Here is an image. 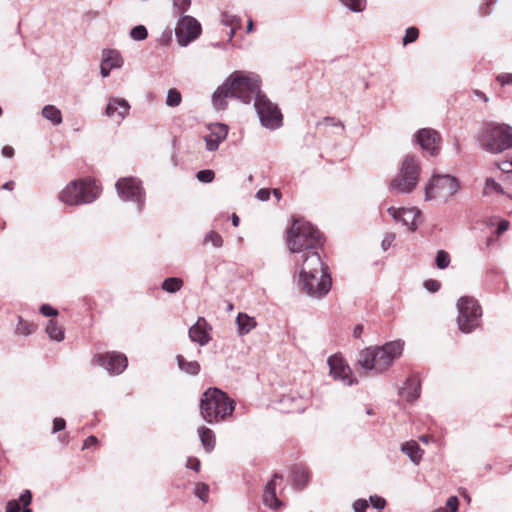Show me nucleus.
Segmentation results:
<instances>
[{
	"label": "nucleus",
	"instance_id": "1",
	"mask_svg": "<svg viewBox=\"0 0 512 512\" xmlns=\"http://www.w3.org/2000/svg\"><path fill=\"white\" fill-rule=\"evenodd\" d=\"M227 98H237L245 104L254 100L260 124L266 129L276 130L283 125L280 108L261 91V79L256 73L241 70L232 72L212 94L214 108L225 109Z\"/></svg>",
	"mask_w": 512,
	"mask_h": 512
},
{
	"label": "nucleus",
	"instance_id": "2",
	"mask_svg": "<svg viewBox=\"0 0 512 512\" xmlns=\"http://www.w3.org/2000/svg\"><path fill=\"white\" fill-rule=\"evenodd\" d=\"M294 281L297 287L310 297L322 298L329 293L332 286L330 269L324 264L318 251L305 256L302 268Z\"/></svg>",
	"mask_w": 512,
	"mask_h": 512
},
{
	"label": "nucleus",
	"instance_id": "3",
	"mask_svg": "<svg viewBox=\"0 0 512 512\" xmlns=\"http://www.w3.org/2000/svg\"><path fill=\"white\" fill-rule=\"evenodd\" d=\"M287 245L292 253H303V259L323 245L322 235L310 222L293 219L292 226L287 230Z\"/></svg>",
	"mask_w": 512,
	"mask_h": 512
},
{
	"label": "nucleus",
	"instance_id": "4",
	"mask_svg": "<svg viewBox=\"0 0 512 512\" xmlns=\"http://www.w3.org/2000/svg\"><path fill=\"white\" fill-rule=\"evenodd\" d=\"M200 415L209 424L222 422L235 409V402L217 387L208 388L200 399Z\"/></svg>",
	"mask_w": 512,
	"mask_h": 512
},
{
	"label": "nucleus",
	"instance_id": "5",
	"mask_svg": "<svg viewBox=\"0 0 512 512\" xmlns=\"http://www.w3.org/2000/svg\"><path fill=\"white\" fill-rule=\"evenodd\" d=\"M403 347L404 343L401 340H395L382 346L366 348L359 353L358 363L364 369L381 373L401 356Z\"/></svg>",
	"mask_w": 512,
	"mask_h": 512
},
{
	"label": "nucleus",
	"instance_id": "6",
	"mask_svg": "<svg viewBox=\"0 0 512 512\" xmlns=\"http://www.w3.org/2000/svg\"><path fill=\"white\" fill-rule=\"evenodd\" d=\"M479 147L491 154H498L512 148V127L495 122L484 123L477 135Z\"/></svg>",
	"mask_w": 512,
	"mask_h": 512
},
{
	"label": "nucleus",
	"instance_id": "7",
	"mask_svg": "<svg viewBox=\"0 0 512 512\" xmlns=\"http://www.w3.org/2000/svg\"><path fill=\"white\" fill-rule=\"evenodd\" d=\"M99 194L100 189L94 180L77 179L71 181L61 191L59 199L67 205L77 206L92 203L98 198Z\"/></svg>",
	"mask_w": 512,
	"mask_h": 512
},
{
	"label": "nucleus",
	"instance_id": "8",
	"mask_svg": "<svg viewBox=\"0 0 512 512\" xmlns=\"http://www.w3.org/2000/svg\"><path fill=\"white\" fill-rule=\"evenodd\" d=\"M420 172V160L413 155H406L402 161L398 176L390 183V188L401 194L412 192L418 184Z\"/></svg>",
	"mask_w": 512,
	"mask_h": 512
},
{
	"label": "nucleus",
	"instance_id": "9",
	"mask_svg": "<svg viewBox=\"0 0 512 512\" xmlns=\"http://www.w3.org/2000/svg\"><path fill=\"white\" fill-rule=\"evenodd\" d=\"M461 189L460 180L450 174L434 173L425 186V200L429 201L436 196L442 197L445 201L453 198Z\"/></svg>",
	"mask_w": 512,
	"mask_h": 512
},
{
	"label": "nucleus",
	"instance_id": "10",
	"mask_svg": "<svg viewBox=\"0 0 512 512\" xmlns=\"http://www.w3.org/2000/svg\"><path fill=\"white\" fill-rule=\"evenodd\" d=\"M457 309V324L461 332L469 334L479 327L482 309L475 298L462 296L457 302Z\"/></svg>",
	"mask_w": 512,
	"mask_h": 512
},
{
	"label": "nucleus",
	"instance_id": "11",
	"mask_svg": "<svg viewBox=\"0 0 512 512\" xmlns=\"http://www.w3.org/2000/svg\"><path fill=\"white\" fill-rule=\"evenodd\" d=\"M115 188L123 201L135 203L137 211H142L145 205V190L140 179L132 176L120 178L116 182Z\"/></svg>",
	"mask_w": 512,
	"mask_h": 512
},
{
	"label": "nucleus",
	"instance_id": "12",
	"mask_svg": "<svg viewBox=\"0 0 512 512\" xmlns=\"http://www.w3.org/2000/svg\"><path fill=\"white\" fill-rule=\"evenodd\" d=\"M201 32L200 22L189 15H181L175 27V36L181 47L188 46L201 35Z\"/></svg>",
	"mask_w": 512,
	"mask_h": 512
},
{
	"label": "nucleus",
	"instance_id": "13",
	"mask_svg": "<svg viewBox=\"0 0 512 512\" xmlns=\"http://www.w3.org/2000/svg\"><path fill=\"white\" fill-rule=\"evenodd\" d=\"M94 361L112 375L121 374L128 365L127 357L115 351L97 354Z\"/></svg>",
	"mask_w": 512,
	"mask_h": 512
},
{
	"label": "nucleus",
	"instance_id": "14",
	"mask_svg": "<svg viewBox=\"0 0 512 512\" xmlns=\"http://www.w3.org/2000/svg\"><path fill=\"white\" fill-rule=\"evenodd\" d=\"M414 140L423 151L432 156L438 154L441 136L436 130L432 128H421L414 134Z\"/></svg>",
	"mask_w": 512,
	"mask_h": 512
},
{
	"label": "nucleus",
	"instance_id": "15",
	"mask_svg": "<svg viewBox=\"0 0 512 512\" xmlns=\"http://www.w3.org/2000/svg\"><path fill=\"white\" fill-rule=\"evenodd\" d=\"M328 365L330 368V375L343 382L346 386H352L357 381L351 376L352 371L350 367L344 362V360L336 355L328 358Z\"/></svg>",
	"mask_w": 512,
	"mask_h": 512
},
{
	"label": "nucleus",
	"instance_id": "16",
	"mask_svg": "<svg viewBox=\"0 0 512 512\" xmlns=\"http://www.w3.org/2000/svg\"><path fill=\"white\" fill-rule=\"evenodd\" d=\"M387 212L395 221L401 222L409 230L415 231L417 229L416 218L420 213L418 209L389 207Z\"/></svg>",
	"mask_w": 512,
	"mask_h": 512
},
{
	"label": "nucleus",
	"instance_id": "17",
	"mask_svg": "<svg viewBox=\"0 0 512 512\" xmlns=\"http://www.w3.org/2000/svg\"><path fill=\"white\" fill-rule=\"evenodd\" d=\"M211 330L212 327L205 318L199 317L196 323L189 328V338L192 342L205 346L211 341Z\"/></svg>",
	"mask_w": 512,
	"mask_h": 512
},
{
	"label": "nucleus",
	"instance_id": "18",
	"mask_svg": "<svg viewBox=\"0 0 512 512\" xmlns=\"http://www.w3.org/2000/svg\"><path fill=\"white\" fill-rule=\"evenodd\" d=\"M293 488L297 491L304 490L311 480L310 470L302 463L294 464L291 469Z\"/></svg>",
	"mask_w": 512,
	"mask_h": 512
},
{
	"label": "nucleus",
	"instance_id": "19",
	"mask_svg": "<svg viewBox=\"0 0 512 512\" xmlns=\"http://www.w3.org/2000/svg\"><path fill=\"white\" fill-rule=\"evenodd\" d=\"M276 479H282V475L275 473L272 479L266 484L263 491V503L270 509L277 510L282 506V502L277 498L276 495Z\"/></svg>",
	"mask_w": 512,
	"mask_h": 512
},
{
	"label": "nucleus",
	"instance_id": "20",
	"mask_svg": "<svg viewBox=\"0 0 512 512\" xmlns=\"http://www.w3.org/2000/svg\"><path fill=\"white\" fill-rule=\"evenodd\" d=\"M130 105L124 98H110L105 110L108 117H117L122 121L128 115Z\"/></svg>",
	"mask_w": 512,
	"mask_h": 512
},
{
	"label": "nucleus",
	"instance_id": "21",
	"mask_svg": "<svg viewBox=\"0 0 512 512\" xmlns=\"http://www.w3.org/2000/svg\"><path fill=\"white\" fill-rule=\"evenodd\" d=\"M399 393L407 402L413 403L421 394L420 380L415 376L408 377Z\"/></svg>",
	"mask_w": 512,
	"mask_h": 512
},
{
	"label": "nucleus",
	"instance_id": "22",
	"mask_svg": "<svg viewBox=\"0 0 512 512\" xmlns=\"http://www.w3.org/2000/svg\"><path fill=\"white\" fill-rule=\"evenodd\" d=\"M401 451L405 453L414 464H419L423 451L415 441L406 442L401 445Z\"/></svg>",
	"mask_w": 512,
	"mask_h": 512
},
{
	"label": "nucleus",
	"instance_id": "23",
	"mask_svg": "<svg viewBox=\"0 0 512 512\" xmlns=\"http://www.w3.org/2000/svg\"><path fill=\"white\" fill-rule=\"evenodd\" d=\"M236 324L238 327L239 335L248 334L256 326V321L253 317L248 316L246 313H239L236 317Z\"/></svg>",
	"mask_w": 512,
	"mask_h": 512
},
{
	"label": "nucleus",
	"instance_id": "24",
	"mask_svg": "<svg viewBox=\"0 0 512 512\" xmlns=\"http://www.w3.org/2000/svg\"><path fill=\"white\" fill-rule=\"evenodd\" d=\"M178 367L188 375H197L200 372V364L197 361H187L182 355L176 357Z\"/></svg>",
	"mask_w": 512,
	"mask_h": 512
},
{
	"label": "nucleus",
	"instance_id": "25",
	"mask_svg": "<svg viewBox=\"0 0 512 512\" xmlns=\"http://www.w3.org/2000/svg\"><path fill=\"white\" fill-rule=\"evenodd\" d=\"M200 441L204 448L210 452L215 447V435L210 428L205 426L198 429Z\"/></svg>",
	"mask_w": 512,
	"mask_h": 512
},
{
	"label": "nucleus",
	"instance_id": "26",
	"mask_svg": "<svg viewBox=\"0 0 512 512\" xmlns=\"http://www.w3.org/2000/svg\"><path fill=\"white\" fill-rule=\"evenodd\" d=\"M42 116L50 121L53 125L57 126L62 123V113L54 105H46L42 109Z\"/></svg>",
	"mask_w": 512,
	"mask_h": 512
},
{
	"label": "nucleus",
	"instance_id": "27",
	"mask_svg": "<svg viewBox=\"0 0 512 512\" xmlns=\"http://www.w3.org/2000/svg\"><path fill=\"white\" fill-rule=\"evenodd\" d=\"M103 60L105 64H108L110 68H120L123 65V58L121 54L116 50H104Z\"/></svg>",
	"mask_w": 512,
	"mask_h": 512
},
{
	"label": "nucleus",
	"instance_id": "28",
	"mask_svg": "<svg viewBox=\"0 0 512 512\" xmlns=\"http://www.w3.org/2000/svg\"><path fill=\"white\" fill-rule=\"evenodd\" d=\"M45 331L51 340H55L57 342H61L62 340H64V337H65L64 330L54 320L48 321Z\"/></svg>",
	"mask_w": 512,
	"mask_h": 512
},
{
	"label": "nucleus",
	"instance_id": "29",
	"mask_svg": "<svg viewBox=\"0 0 512 512\" xmlns=\"http://www.w3.org/2000/svg\"><path fill=\"white\" fill-rule=\"evenodd\" d=\"M37 329V325L25 320L23 317H18V322L15 328V333L17 335L29 336L33 334Z\"/></svg>",
	"mask_w": 512,
	"mask_h": 512
},
{
	"label": "nucleus",
	"instance_id": "30",
	"mask_svg": "<svg viewBox=\"0 0 512 512\" xmlns=\"http://www.w3.org/2000/svg\"><path fill=\"white\" fill-rule=\"evenodd\" d=\"M183 280L179 277H168L161 285V288L167 293H176L183 287Z\"/></svg>",
	"mask_w": 512,
	"mask_h": 512
},
{
	"label": "nucleus",
	"instance_id": "31",
	"mask_svg": "<svg viewBox=\"0 0 512 512\" xmlns=\"http://www.w3.org/2000/svg\"><path fill=\"white\" fill-rule=\"evenodd\" d=\"M209 130L211 135L223 142L227 138L229 128L226 124L214 123L209 125Z\"/></svg>",
	"mask_w": 512,
	"mask_h": 512
},
{
	"label": "nucleus",
	"instance_id": "32",
	"mask_svg": "<svg viewBox=\"0 0 512 512\" xmlns=\"http://www.w3.org/2000/svg\"><path fill=\"white\" fill-rule=\"evenodd\" d=\"M220 22L222 25L229 27V28H231V27L241 28V25H242V21H241L240 17L230 14L227 11H224L221 13Z\"/></svg>",
	"mask_w": 512,
	"mask_h": 512
},
{
	"label": "nucleus",
	"instance_id": "33",
	"mask_svg": "<svg viewBox=\"0 0 512 512\" xmlns=\"http://www.w3.org/2000/svg\"><path fill=\"white\" fill-rule=\"evenodd\" d=\"M182 102V95L180 91L176 88H170L167 91V96L165 100V104L168 107L175 108L178 107Z\"/></svg>",
	"mask_w": 512,
	"mask_h": 512
},
{
	"label": "nucleus",
	"instance_id": "34",
	"mask_svg": "<svg viewBox=\"0 0 512 512\" xmlns=\"http://www.w3.org/2000/svg\"><path fill=\"white\" fill-rule=\"evenodd\" d=\"M493 191L498 194H505L502 186L498 182H496L493 178H487L484 184L483 195H489Z\"/></svg>",
	"mask_w": 512,
	"mask_h": 512
},
{
	"label": "nucleus",
	"instance_id": "35",
	"mask_svg": "<svg viewBox=\"0 0 512 512\" xmlns=\"http://www.w3.org/2000/svg\"><path fill=\"white\" fill-rule=\"evenodd\" d=\"M450 255L445 250H439L436 253L435 265L438 269H446L450 264Z\"/></svg>",
	"mask_w": 512,
	"mask_h": 512
},
{
	"label": "nucleus",
	"instance_id": "36",
	"mask_svg": "<svg viewBox=\"0 0 512 512\" xmlns=\"http://www.w3.org/2000/svg\"><path fill=\"white\" fill-rule=\"evenodd\" d=\"M209 485L204 482H199L195 486L194 494L202 502L207 503L209 500Z\"/></svg>",
	"mask_w": 512,
	"mask_h": 512
},
{
	"label": "nucleus",
	"instance_id": "37",
	"mask_svg": "<svg viewBox=\"0 0 512 512\" xmlns=\"http://www.w3.org/2000/svg\"><path fill=\"white\" fill-rule=\"evenodd\" d=\"M352 12H362L366 7V0H340Z\"/></svg>",
	"mask_w": 512,
	"mask_h": 512
},
{
	"label": "nucleus",
	"instance_id": "38",
	"mask_svg": "<svg viewBox=\"0 0 512 512\" xmlns=\"http://www.w3.org/2000/svg\"><path fill=\"white\" fill-rule=\"evenodd\" d=\"M130 37L135 41H142L148 37L147 28L144 25H136L130 30Z\"/></svg>",
	"mask_w": 512,
	"mask_h": 512
},
{
	"label": "nucleus",
	"instance_id": "39",
	"mask_svg": "<svg viewBox=\"0 0 512 512\" xmlns=\"http://www.w3.org/2000/svg\"><path fill=\"white\" fill-rule=\"evenodd\" d=\"M33 495L29 489H25L19 496V501L23 505V509L21 512H32V509L29 508V505L32 503Z\"/></svg>",
	"mask_w": 512,
	"mask_h": 512
},
{
	"label": "nucleus",
	"instance_id": "40",
	"mask_svg": "<svg viewBox=\"0 0 512 512\" xmlns=\"http://www.w3.org/2000/svg\"><path fill=\"white\" fill-rule=\"evenodd\" d=\"M204 242L205 243H208V242H211L212 245L215 247V248H220L222 245H223V239H222V236L214 231V230H211L209 231L206 235H205V238H204Z\"/></svg>",
	"mask_w": 512,
	"mask_h": 512
},
{
	"label": "nucleus",
	"instance_id": "41",
	"mask_svg": "<svg viewBox=\"0 0 512 512\" xmlns=\"http://www.w3.org/2000/svg\"><path fill=\"white\" fill-rule=\"evenodd\" d=\"M419 37V30L417 27H408L405 31V35L402 39L403 45H408L415 42Z\"/></svg>",
	"mask_w": 512,
	"mask_h": 512
},
{
	"label": "nucleus",
	"instance_id": "42",
	"mask_svg": "<svg viewBox=\"0 0 512 512\" xmlns=\"http://www.w3.org/2000/svg\"><path fill=\"white\" fill-rule=\"evenodd\" d=\"M196 178L202 183H211L215 178V172L211 169H203L197 172Z\"/></svg>",
	"mask_w": 512,
	"mask_h": 512
},
{
	"label": "nucleus",
	"instance_id": "43",
	"mask_svg": "<svg viewBox=\"0 0 512 512\" xmlns=\"http://www.w3.org/2000/svg\"><path fill=\"white\" fill-rule=\"evenodd\" d=\"M204 141L206 143V149L210 152L216 151L221 143L220 140L215 138L210 133L204 136Z\"/></svg>",
	"mask_w": 512,
	"mask_h": 512
},
{
	"label": "nucleus",
	"instance_id": "44",
	"mask_svg": "<svg viewBox=\"0 0 512 512\" xmlns=\"http://www.w3.org/2000/svg\"><path fill=\"white\" fill-rule=\"evenodd\" d=\"M371 503V505L373 506V508H375L376 510L378 511H382L385 506H386V500L381 497V496H378V495H371L369 497V501Z\"/></svg>",
	"mask_w": 512,
	"mask_h": 512
},
{
	"label": "nucleus",
	"instance_id": "45",
	"mask_svg": "<svg viewBox=\"0 0 512 512\" xmlns=\"http://www.w3.org/2000/svg\"><path fill=\"white\" fill-rule=\"evenodd\" d=\"M295 398L291 395H283L280 399V403L287 407L288 412L292 411H300L299 407H294L292 404L294 403Z\"/></svg>",
	"mask_w": 512,
	"mask_h": 512
},
{
	"label": "nucleus",
	"instance_id": "46",
	"mask_svg": "<svg viewBox=\"0 0 512 512\" xmlns=\"http://www.w3.org/2000/svg\"><path fill=\"white\" fill-rule=\"evenodd\" d=\"M328 125V126H334V127H340L342 130L344 129L343 122L337 120L335 117L326 116L321 121L317 123V126L320 125Z\"/></svg>",
	"mask_w": 512,
	"mask_h": 512
},
{
	"label": "nucleus",
	"instance_id": "47",
	"mask_svg": "<svg viewBox=\"0 0 512 512\" xmlns=\"http://www.w3.org/2000/svg\"><path fill=\"white\" fill-rule=\"evenodd\" d=\"M369 506V502L366 499L360 498L353 502V511L354 512H366Z\"/></svg>",
	"mask_w": 512,
	"mask_h": 512
},
{
	"label": "nucleus",
	"instance_id": "48",
	"mask_svg": "<svg viewBox=\"0 0 512 512\" xmlns=\"http://www.w3.org/2000/svg\"><path fill=\"white\" fill-rule=\"evenodd\" d=\"M40 313L45 317H56L59 314L58 310L52 307L50 304L41 305Z\"/></svg>",
	"mask_w": 512,
	"mask_h": 512
},
{
	"label": "nucleus",
	"instance_id": "49",
	"mask_svg": "<svg viewBox=\"0 0 512 512\" xmlns=\"http://www.w3.org/2000/svg\"><path fill=\"white\" fill-rule=\"evenodd\" d=\"M190 4H191L190 0H173L174 7L182 15L189 9Z\"/></svg>",
	"mask_w": 512,
	"mask_h": 512
},
{
	"label": "nucleus",
	"instance_id": "50",
	"mask_svg": "<svg viewBox=\"0 0 512 512\" xmlns=\"http://www.w3.org/2000/svg\"><path fill=\"white\" fill-rule=\"evenodd\" d=\"M424 287L427 291L431 293H435L439 291L441 284L438 280L435 279H429L424 282Z\"/></svg>",
	"mask_w": 512,
	"mask_h": 512
},
{
	"label": "nucleus",
	"instance_id": "51",
	"mask_svg": "<svg viewBox=\"0 0 512 512\" xmlns=\"http://www.w3.org/2000/svg\"><path fill=\"white\" fill-rule=\"evenodd\" d=\"M66 427V421L64 418H61V417H56L54 418L53 420V429H52V433L53 434H56L62 430H64Z\"/></svg>",
	"mask_w": 512,
	"mask_h": 512
},
{
	"label": "nucleus",
	"instance_id": "52",
	"mask_svg": "<svg viewBox=\"0 0 512 512\" xmlns=\"http://www.w3.org/2000/svg\"><path fill=\"white\" fill-rule=\"evenodd\" d=\"M502 86H512V73H502L496 78Z\"/></svg>",
	"mask_w": 512,
	"mask_h": 512
},
{
	"label": "nucleus",
	"instance_id": "53",
	"mask_svg": "<svg viewBox=\"0 0 512 512\" xmlns=\"http://www.w3.org/2000/svg\"><path fill=\"white\" fill-rule=\"evenodd\" d=\"M446 507L449 512H457L459 507V500L456 496H450L446 501Z\"/></svg>",
	"mask_w": 512,
	"mask_h": 512
},
{
	"label": "nucleus",
	"instance_id": "54",
	"mask_svg": "<svg viewBox=\"0 0 512 512\" xmlns=\"http://www.w3.org/2000/svg\"><path fill=\"white\" fill-rule=\"evenodd\" d=\"M394 240H395V234L394 233H387L384 236V238L382 240V243H381L382 249L384 251H387L391 247V245H392Z\"/></svg>",
	"mask_w": 512,
	"mask_h": 512
},
{
	"label": "nucleus",
	"instance_id": "55",
	"mask_svg": "<svg viewBox=\"0 0 512 512\" xmlns=\"http://www.w3.org/2000/svg\"><path fill=\"white\" fill-rule=\"evenodd\" d=\"M20 503L16 499L9 500L6 504L5 512H20Z\"/></svg>",
	"mask_w": 512,
	"mask_h": 512
},
{
	"label": "nucleus",
	"instance_id": "56",
	"mask_svg": "<svg viewBox=\"0 0 512 512\" xmlns=\"http://www.w3.org/2000/svg\"><path fill=\"white\" fill-rule=\"evenodd\" d=\"M270 194V189L262 188L256 192V198L260 201H267L270 198Z\"/></svg>",
	"mask_w": 512,
	"mask_h": 512
},
{
	"label": "nucleus",
	"instance_id": "57",
	"mask_svg": "<svg viewBox=\"0 0 512 512\" xmlns=\"http://www.w3.org/2000/svg\"><path fill=\"white\" fill-rule=\"evenodd\" d=\"M186 466H187V468L198 472L200 470L201 464H200L199 459L190 457V458H188Z\"/></svg>",
	"mask_w": 512,
	"mask_h": 512
},
{
	"label": "nucleus",
	"instance_id": "58",
	"mask_svg": "<svg viewBox=\"0 0 512 512\" xmlns=\"http://www.w3.org/2000/svg\"><path fill=\"white\" fill-rule=\"evenodd\" d=\"M509 228V221L502 219L498 222L496 233L497 235H501L502 233L506 232Z\"/></svg>",
	"mask_w": 512,
	"mask_h": 512
},
{
	"label": "nucleus",
	"instance_id": "59",
	"mask_svg": "<svg viewBox=\"0 0 512 512\" xmlns=\"http://www.w3.org/2000/svg\"><path fill=\"white\" fill-rule=\"evenodd\" d=\"M497 166L504 173L512 172V160L511 161H503L501 163H498Z\"/></svg>",
	"mask_w": 512,
	"mask_h": 512
},
{
	"label": "nucleus",
	"instance_id": "60",
	"mask_svg": "<svg viewBox=\"0 0 512 512\" xmlns=\"http://www.w3.org/2000/svg\"><path fill=\"white\" fill-rule=\"evenodd\" d=\"M97 443H98V439H97V437H96V436H94V435H90V436H88V437L85 439V441H84V443H83V447H82V449H88V448H90L92 445H96Z\"/></svg>",
	"mask_w": 512,
	"mask_h": 512
},
{
	"label": "nucleus",
	"instance_id": "61",
	"mask_svg": "<svg viewBox=\"0 0 512 512\" xmlns=\"http://www.w3.org/2000/svg\"><path fill=\"white\" fill-rule=\"evenodd\" d=\"M14 148L11 146H4L2 148V155L7 158H12L14 156Z\"/></svg>",
	"mask_w": 512,
	"mask_h": 512
},
{
	"label": "nucleus",
	"instance_id": "62",
	"mask_svg": "<svg viewBox=\"0 0 512 512\" xmlns=\"http://www.w3.org/2000/svg\"><path fill=\"white\" fill-rule=\"evenodd\" d=\"M112 68H110V66H108V64H105L104 63V60L102 61V64H101V68H100V73L102 75V77H108L110 72H111Z\"/></svg>",
	"mask_w": 512,
	"mask_h": 512
},
{
	"label": "nucleus",
	"instance_id": "63",
	"mask_svg": "<svg viewBox=\"0 0 512 512\" xmlns=\"http://www.w3.org/2000/svg\"><path fill=\"white\" fill-rule=\"evenodd\" d=\"M364 330V326L362 324H358L353 329V336L358 339L361 337Z\"/></svg>",
	"mask_w": 512,
	"mask_h": 512
},
{
	"label": "nucleus",
	"instance_id": "64",
	"mask_svg": "<svg viewBox=\"0 0 512 512\" xmlns=\"http://www.w3.org/2000/svg\"><path fill=\"white\" fill-rule=\"evenodd\" d=\"M473 94H474L476 97H478L479 99L483 100L484 102H487V101H488V97L486 96V94H485V93H483V92H482V91H480V90L475 89V90L473 91Z\"/></svg>",
	"mask_w": 512,
	"mask_h": 512
}]
</instances>
